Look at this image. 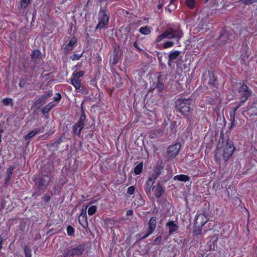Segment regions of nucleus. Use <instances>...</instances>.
I'll use <instances>...</instances> for the list:
<instances>
[{"label": "nucleus", "mask_w": 257, "mask_h": 257, "mask_svg": "<svg viewBox=\"0 0 257 257\" xmlns=\"http://www.w3.org/2000/svg\"><path fill=\"white\" fill-rule=\"evenodd\" d=\"M242 104L243 103H241L240 101L239 104L233 108V111L236 112V110L242 105Z\"/></svg>", "instance_id": "nucleus-40"}, {"label": "nucleus", "mask_w": 257, "mask_h": 257, "mask_svg": "<svg viewBox=\"0 0 257 257\" xmlns=\"http://www.w3.org/2000/svg\"><path fill=\"white\" fill-rule=\"evenodd\" d=\"M134 47L137 48L138 50H139L140 51H142L143 50L142 49H141L140 48H139L138 46V44L136 42L134 43Z\"/></svg>", "instance_id": "nucleus-43"}, {"label": "nucleus", "mask_w": 257, "mask_h": 257, "mask_svg": "<svg viewBox=\"0 0 257 257\" xmlns=\"http://www.w3.org/2000/svg\"><path fill=\"white\" fill-rule=\"evenodd\" d=\"M12 171H13V169H11L10 171V172H9V176H10V175H12Z\"/></svg>", "instance_id": "nucleus-52"}, {"label": "nucleus", "mask_w": 257, "mask_h": 257, "mask_svg": "<svg viewBox=\"0 0 257 257\" xmlns=\"http://www.w3.org/2000/svg\"><path fill=\"white\" fill-rule=\"evenodd\" d=\"M77 42V39L75 37H73L71 38L68 43L66 45L64 48V51L66 52L71 51L73 49L75 45Z\"/></svg>", "instance_id": "nucleus-10"}, {"label": "nucleus", "mask_w": 257, "mask_h": 257, "mask_svg": "<svg viewBox=\"0 0 257 257\" xmlns=\"http://www.w3.org/2000/svg\"><path fill=\"white\" fill-rule=\"evenodd\" d=\"M100 2H106L107 3L112 2L113 0H99Z\"/></svg>", "instance_id": "nucleus-48"}, {"label": "nucleus", "mask_w": 257, "mask_h": 257, "mask_svg": "<svg viewBox=\"0 0 257 257\" xmlns=\"http://www.w3.org/2000/svg\"><path fill=\"white\" fill-rule=\"evenodd\" d=\"M4 132L3 130L0 129V143L2 142V134Z\"/></svg>", "instance_id": "nucleus-46"}, {"label": "nucleus", "mask_w": 257, "mask_h": 257, "mask_svg": "<svg viewBox=\"0 0 257 257\" xmlns=\"http://www.w3.org/2000/svg\"><path fill=\"white\" fill-rule=\"evenodd\" d=\"M12 99L11 98H4L3 99V102L5 105H8L12 103Z\"/></svg>", "instance_id": "nucleus-34"}, {"label": "nucleus", "mask_w": 257, "mask_h": 257, "mask_svg": "<svg viewBox=\"0 0 257 257\" xmlns=\"http://www.w3.org/2000/svg\"><path fill=\"white\" fill-rule=\"evenodd\" d=\"M24 250L26 254V257H31V252L29 248L26 246L25 247Z\"/></svg>", "instance_id": "nucleus-33"}, {"label": "nucleus", "mask_w": 257, "mask_h": 257, "mask_svg": "<svg viewBox=\"0 0 257 257\" xmlns=\"http://www.w3.org/2000/svg\"><path fill=\"white\" fill-rule=\"evenodd\" d=\"M31 0H21L20 3V8H26Z\"/></svg>", "instance_id": "nucleus-28"}, {"label": "nucleus", "mask_w": 257, "mask_h": 257, "mask_svg": "<svg viewBox=\"0 0 257 257\" xmlns=\"http://www.w3.org/2000/svg\"><path fill=\"white\" fill-rule=\"evenodd\" d=\"M218 148H219V146H218ZM234 149L235 148L233 147L232 143L227 141L226 144L222 148L217 149L215 157L220 159V157L222 156L223 159L226 161L232 156Z\"/></svg>", "instance_id": "nucleus-2"}, {"label": "nucleus", "mask_w": 257, "mask_h": 257, "mask_svg": "<svg viewBox=\"0 0 257 257\" xmlns=\"http://www.w3.org/2000/svg\"><path fill=\"white\" fill-rule=\"evenodd\" d=\"M133 213V211L132 210H128L126 212V215L127 216L132 215Z\"/></svg>", "instance_id": "nucleus-44"}, {"label": "nucleus", "mask_w": 257, "mask_h": 257, "mask_svg": "<svg viewBox=\"0 0 257 257\" xmlns=\"http://www.w3.org/2000/svg\"><path fill=\"white\" fill-rule=\"evenodd\" d=\"M82 54H74L70 58L72 60H78L82 57Z\"/></svg>", "instance_id": "nucleus-29"}, {"label": "nucleus", "mask_w": 257, "mask_h": 257, "mask_svg": "<svg viewBox=\"0 0 257 257\" xmlns=\"http://www.w3.org/2000/svg\"><path fill=\"white\" fill-rule=\"evenodd\" d=\"M50 197L49 196H45V200L46 201H48L50 200Z\"/></svg>", "instance_id": "nucleus-47"}, {"label": "nucleus", "mask_w": 257, "mask_h": 257, "mask_svg": "<svg viewBox=\"0 0 257 257\" xmlns=\"http://www.w3.org/2000/svg\"><path fill=\"white\" fill-rule=\"evenodd\" d=\"M139 32L145 35H148L151 32V28L148 26L142 27L139 29Z\"/></svg>", "instance_id": "nucleus-19"}, {"label": "nucleus", "mask_w": 257, "mask_h": 257, "mask_svg": "<svg viewBox=\"0 0 257 257\" xmlns=\"http://www.w3.org/2000/svg\"><path fill=\"white\" fill-rule=\"evenodd\" d=\"M183 33L179 28L176 29L171 28L168 29L162 34L159 35L156 38L155 42H160L165 38L174 39H176L178 42L183 37Z\"/></svg>", "instance_id": "nucleus-1"}, {"label": "nucleus", "mask_w": 257, "mask_h": 257, "mask_svg": "<svg viewBox=\"0 0 257 257\" xmlns=\"http://www.w3.org/2000/svg\"><path fill=\"white\" fill-rule=\"evenodd\" d=\"M174 44L173 42V41H170V40H168V41H166L163 44V47L164 49H167V48H168L172 47V46H173Z\"/></svg>", "instance_id": "nucleus-27"}, {"label": "nucleus", "mask_w": 257, "mask_h": 257, "mask_svg": "<svg viewBox=\"0 0 257 257\" xmlns=\"http://www.w3.org/2000/svg\"><path fill=\"white\" fill-rule=\"evenodd\" d=\"M2 241H3V239H2V237H0V249H1V247H2L1 244H2Z\"/></svg>", "instance_id": "nucleus-50"}, {"label": "nucleus", "mask_w": 257, "mask_h": 257, "mask_svg": "<svg viewBox=\"0 0 257 257\" xmlns=\"http://www.w3.org/2000/svg\"><path fill=\"white\" fill-rule=\"evenodd\" d=\"M84 246L82 244L78 245L76 247L68 250L64 255V257H73L74 255H80L83 253Z\"/></svg>", "instance_id": "nucleus-5"}, {"label": "nucleus", "mask_w": 257, "mask_h": 257, "mask_svg": "<svg viewBox=\"0 0 257 257\" xmlns=\"http://www.w3.org/2000/svg\"><path fill=\"white\" fill-rule=\"evenodd\" d=\"M199 219H201L202 220L201 222L202 226H203L207 222V218L203 214H198L196 216V220Z\"/></svg>", "instance_id": "nucleus-21"}, {"label": "nucleus", "mask_w": 257, "mask_h": 257, "mask_svg": "<svg viewBox=\"0 0 257 257\" xmlns=\"http://www.w3.org/2000/svg\"><path fill=\"white\" fill-rule=\"evenodd\" d=\"M135 188L134 186H130L127 189V193L130 195H133L135 192Z\"/></svg>", "instance_id": "nucleus-35"}, {"label": "nucleus", "mask_w": 257, "mask_h": 257, "mask_svg": "<svg viewBox=\"0 0 257 257\" xmlns=\"http://www.w3.org/2000/svg\"><path fill=\"white\" fill-rule=\"evenodd\" d=\"M239 93L240 95V101L241 103L245 102L248 97L251 95V91L248 89L247 85L243 84L239 88Z\"/></svg>", "instance_id": "nucleus-6"}, {"label": "nucleus", "mask_w": 257, "mask_h": 257, "mask_svg": "<svg viewBox=\"0 0 257 257\" xmlns=\"http://www.w3.org/2000/svg\"><path fill=\"white\" fill-rule=\"evenodd\" d=\"M84 127V123L82 120V116L81 117L80 120L73 126V131L74 133L77 135H79L81 130Z\"/></svg>", "instance_id": "nucleus-11"}, {"label": "nucleus", "mask_w": 257, "mask_h": 257, "mask_svg": "<svg viewBox=\"0 0 257 257\" xmlns=\"http://www.w3.org/2000/svg\"><path fill=\"white\" fill-rule=\"evenodd\" d=\"M176 107L183 115H187L190 111V101L185 98L178 99L176 102Z\"/></svg>", "instance_id": "nucleus-3"}, {"label": "nucleus", "mask_w": 257, "mask_h": 257, "mask_svg": "<svg viewBox=\"0 0 257 257\" xmlns=\"http://www.w3.org/2000/svg\"><path fill=\"white\" fill-rule=\"evenodd\" d=\"M50 95H43L41 96L36 102H35V106L37 108H39L40 106L43 105L47 101V97Z\"/></svg>", "instance_id": "nucleus-13"}, {"label": "nucleus", "mask_w": 257, "mask_h": 257, "mask_svg": "<svg viewBox=\"0 0 257 257\" xmlns=\"http://www.w3.org/2000/svg\"><path fill=\"white\" fill-rule=\"evenodd\" d=\"M71 83L74 86L76 89H79L81 87V83L80 79H77L71 77Z\"/></svg>", "instance_id": "nucleus-18"}, {"label": "nucleus", "mask_w": 257, "mask_h": 257, "mask_svg": "<svg viewBox=\"0 0 257 257\" xmlns=\"http://www.w3.org/2000/svg\"><path fill=\"white\" fill-rule=\"evenodd\" d=\"M84 73V71H80L78 72L74 71L72 74V77L77 79H79L80 77L83 76Z\"/></svg>", "instance_id": "nucleus-22"}, {"label": "nucleus", "mask_w": 257, "mask_h": 257, "mask_svg": "<svg viewBox=\"0 0 257 257\" xmlns=\"http://www.w3.org/2000/svg\"><path fill=\"white\" fill-rule=\"evenodd\" d=\"M88 206L86 204H84L82 207V212L80 214V217L83 218L86 222H87V209L88 208Z\"/></svg>", "instance_id": "nucleus-17"}, {"label": "nucleus", "mask_w": 257, "mask_h": 257, "mask_svg": "<svg viewBox=\"0 0 257 257\" xmlns=\"http://www.w3.org/2000/svg\"><path fill=\"white\" fill-rule=\"evenodd\" d=\"M19 85L20 87H22L24 86V83L22 81H20L19 83Z\"/></svg>", "instance_id": "nucleus-49"}, {"label": "nucleus", "mask_w": 257, "mask_h": 257, "mask_svg": "<svg viewBox=\"0 0 257 257\" xmlns=\"http://www.w3.org/2000/svg\"><path fill=\"white\" fill-rule=\"evenodd\" d=\"M209 79L207 80V82L210 85L213 84L215 81V78L213 73L211 72H208Z\"/></svg>", "instance_id": "nucleus-23"}, {"label": "nucleus", "mask_w": 257, "mask_h": 257, "mask_svg": "<svg viewBox=\"0 0 257 257\" xmlns=\"http://www.w3.org/2000/svg\"><path fill=\"white\" fill-rule=\"evenodd\" d=\"M159 175V173L153 174L149 177V178L147 180L146 183V192L148 195H151V192L152 190L154 183Z\"/></svg>", "instance_id": "nucleus-7"}, {"label": "nucleus", "mask_w": 257, "mask_h": 257, "mask_svg": "<svg viewBox=\"0 0 257 257\" xmlns=\"http://www.w3.org/2000/svg\"><path fill=\"white\" fill-rule=\"evenodd\" d=\"M231 125H230V128L232 127L234 125V123H235V119H231Z\"/></svg>", "instance_id": "nucleus-45"}, {"label": "nucleus", "mask_w": 257, "mask_h": 257, "mask_svg": "<svg viewBox=\"0 0 257 257\" xmlns=\"http://www.w3.org/2000/svg\"><path fill=\"white\" fill-rule=\"evenodd\" d=\"M50 109H51V108H49V107L48 105H47V106H45V107L43 108V109H42V112H43V113L44 114H46V113H48V112L49 111V110H50Z\"/></svg>", "instance_id": "nucleus-36"}, {"label": "nucleus", "mask_w": 257, "mask_h": 257, "mask_svg": "<svg viewBox=\"0 0 257 257\" xmlns=\"http://www.w3.org/2000/svg\"><path fill=\"white\" fill-rule=\"evenodd\" d=\"M120 56H121V52L120 51L119 49H115L113 52V55L112 56L113 58L111 60V62L113 65H115L117 63L118 59H119V57H120Z\"/></svg>", "instance_id": "nucleus-12"}, {"label": "nucleus", "mask_w": 257, "mask_h": 257, "mask_svg": "<svg viewBox=\"0 0 257 257\" xmlns=\"http://www.w3.org/2000/svg\"><path fill=\"white\" fill-rule=\"evenodd\" d=\"M179 54H180V52L179 51H177V50L170 52V53L169 55V60L173 61V60L176 59L178 58Z\"/></svg>", "instance_id": "nucleus-20"}, {"label": "nucleus", "mask_w": 257, "mask_h": 257, "mask_svg": "<svg viewBox=\"0 0 257 257\" xmlns=\"http://www.w3.org/2000/svg\"><path fill=\"white\" fill-rule=\"evenodd\" d=\"M181 147V145L179 143H177L170 146L168 149V154L169 157L174 158L176 156L179 152Z\"/></svg>", "instance_id": "nucleus-8"}, {"label": "nucleus", "mask_w": 257, "mask_h": 257, "mask_svg": "<svg viewBox=\"0 0 257 257\" xmlns=\"http://www.w3.org/2000/svg\"><path fill=\"white\" fill-rule=\"evenodd\" d=\"M151 233H152V232H150V231L148 230L147 233L146 234H145V235H144L141 237V238L142 239H145V238H147L148 236H149Z\"/></svg>", "instance_id": "nucleus-41"}, {"label": "nucleus", "mask_w": 257, "mask_h": 257, "mask_svg": "<svg viewBox=\"0 0 257 257\" xmlns=\"http://www.w3.org/2000/svg\"><path fill=\"white\" fill-rule=\"evenodd\" d=\"M67 233L68 235L71 236L74 232V229L71 226H68L67 228Z\"/></svg>", "instance_id": "nucleus-30"}, {"label": "nucleus", "mask_w": 257, "mask_h": 257, "mask_svg": "<svg viewBox=\"0 0 257 257\" xmlns=\"http://www.w3.org/2000/svg\"><path fill=\"white\" fill-rule=\"evenodd\" d=\"M224 35H223V36H221L220 38H221V39H223V38H224Z\"/></svg>", "instance_id": "nucleus-54"}, {"label": "nucleus", "mask_w": 257, "mask_h": 257, "mask_svg": "<svg viewBox=\"0 0 257 257\" xmlns=\"http://www.w3.org/2000/svg\"><path fill=\"white\" fill-rule=\"evenodd\" d=\"M143 167V163H141L139 164H138V165H137V166L135 168V169H134L135 173L136 175L140 174L142 171Z\"/></svg>", "instance_id": "nucleus-24"}, {"label": "nucleus", "mask_w": 257, "mask_h": 257, "mask_svg": "<svg viewBox=\"0 0 257 257\" xmlns=\"http://www.w3.org/2000/svg\"><path fill=\"white\" fill-rule=\"evenodd\" d=\"M40 53V52L39 50H35L33 52V55L38 56L39 55Z\"/></svg>", "instance_id": "nucleus-42"}, {"label": "nucleus", "mask_w": 257, "mask_h": 257, "mask_svg": "<svg viewBox=\"0 0 257 257\" xmlns=\"http://www.w3.org/2000/svg\"><path fill=\"white\" fill-rule=\"evenodd\" d=\"M244 5H251L257 2V0H241Z\"/></svg>", "instance_id": "nucleus-32"}, {"label": "nucleus", "mask_w": 257, "mask_h": 257, "mask_svg": "<svg viewBox=\"0 0 257 257\" xmlns=\"http://www.w3.org/2000/svg\"><path fill=\"white\" fill-rule=\"evenodd\" d=\"M186 5L190 9H192L194 6V2L193 0H187Z\"/></svg>", "instance_id": "nucleus-31"}, {"label": "nucleus", "mask_w": 257, "mask_h": 257, "mask_svg": "<svg viewBox=\"0 0 257 257\" xmlns=\"http://www.w3.org/2000/svg\"><path fill=\"white\" fill-rule=\"evenodd\" d=\"M174 179L175 180L186 182L189 180V177L187 175L181 174L174 176Z\"/></svg>", "instance_id": "nucleus-16"}, {"label": "nucleus", "mask_w": 257, "mask_h": 257, "mask_svg": "<svg viewBox=\"0 0 257 257\" xmlns=\"http://www.w3.org/2000/svg\"><path fill=\"white\" fill-rule=\"evenodd\" d=\"M152 191L154 192V194L156 197L159 198L163 192V189L160 184H158L157 185L154 186L153 187Z\"/></svg>", "instance_id": "nucleus-14"}, {"label": "nucleus", "mask_w": 257, "mask_h": 257, "mask_svg": "<svg viewBox=\"0 0 257 257\" xmlns=\"http://www.w3.org/2000/svg\"><path fill=\"white\" fill-rule=\"evenodd\" d=\"M235 114H236V112L234 111H233L230 112V117L231 119H233V120L235 119Z\"/></svg>", "instance_id": "nucleus-39"}, {"label": "nucleus", "mask_w": 257, "mask_h": 257, "mask_svg": "<svg viewBox=\"0 0 257 257\" xmlns=\"http://www.w3.org/2000/svg\"><path fill=\"white\" fill-rule=\"evenodd\" d=\"M208 0H206V2H207Z\"/></svg>", "instance_id": "nucleus-55"}, {"label": "nucleus", "mask_w": 257, "mask_h": 257, "mask_svg": "<svg viewBox=\"0 0 257 257\" xmlns=\"http://www.w3.org/2000/svg\"><path fill=\"white\" fill-rule=\"evenodd\" d=\"M58 103H57L54 101H53L51 102H50L47 105L51 109L53 108L54 106H56Z\"/></svg>", "instance_id": "nucleus-38"}, {"label": "nucleus", "mask_w": 257, "mask_h": 257, "mask_svg": "<svg viewBox=\"0 0 257 257\" xmlns=\"http://www.w3.org/2000/svg\"><path fill=\"white\" fill-rule=\"evenodd\" d=\"M98 16L99 23L96 28L103 29L107 25L109 21V17L106 14V10L101 9Z\"/></svg>", "instance_id": "nucleus-4"}, {"label": "nucleus", "mask_w": 257, "mask_h": 257, "mask_svg": "<svg viewBox=\"0 0 257 257\" xmlns=\"http://www.w3.org/2000/svg\"><path fill=\"white\" fill-rule=\"evenodd\" d=\"M156 227V220L155 217H152L149 222V229L148 231L152 232L154 231Z\"/></svg>", "instance_id": "nucleus-15"}, {"label": "nucleus", "mask_w": 257, "mask_h": 257, "mask_svg": "<svg viewBox=\"0 0 257 257\" xmlns=\"http://www.w3.org/2000/svg\"><path fill=\"white\" fill-rule=\"evenodd\" d=\"M97 211V207L95 205H92L88 209V214L90 216L93 215Z\"/></svg>", "instance_id": "nucleus-26"}, {"label": "nucleus", "mask_w": 257, "mask_h": 257, "mask_svg": "<svg viewBox=\"0 0 257 257\" xmlns=\"http://www.w3.org/2000/svg\"><path fill=\"white\" fill-rule=\"evenodd\" d=\"M61 98V96L60 93H58L57 96H56L54 98V101L56 102L57 103L60 101Z\"/></svg>", "instance_id": "nucleus-37"}, {"label": "nucleus", "mask_w": 257, "mask_h": 257, "mask_svg": "<svg viewBox=\"0 0 257 257\" xmlns=\"http://www.w3.org/2000/svg\"><path fill=\"white\" fill-rule=\"evenodd\" d=\"M158 9H161V8H162V6H161V5H159L158 6Z\"/></svg>", "instance_id": "nucleus-53"}, {"label": "nucleus", "mask_w": 257, "mask_h": 257, "mask_svg": "<svg viewBox=\"0 0 257 257\" xmlns=\"http://www.w3.org/2000/svg\"><path fill=\"white\" fill-rule=\"evenodd\" d=\"M216 185H217V186H219V184L218 183H214L213 184V188H215Z\"/></svg>", "instance_id": "nucleus-51"}, {"label": "nucleus", "mask_w": 257, "mask_h": 257, "mask_svg": "<svg viewBox=\"0 0 257 257\" xmlns=\"http://www.w3.org/2000/svg\"><path fill=\"white\" fill-rule=\"evenodd\" d=\"M166 226L169 228V232L170 234H172L174 232H176L179 228L175 222L173 221H169L167 223Z\"/></svg>", "instance_id": "nucleus-9"}, {"label": "nucleus", "mask_w": 257, "mask_h": 257, "mask_svg": "<svg viewBox=\"0 0 257 257\" xmlns=\"http://www.w3.org/2000/svg\"><path fill=\"white\" fill-rule=\"evenodd\" d=\"M39 132V130L37 129L34 130L30 133H29L26 136L25 138L27 140H29L34 136H35Z\"/></svg>", "instance_id": "nucleus-25"}]
</instances>
